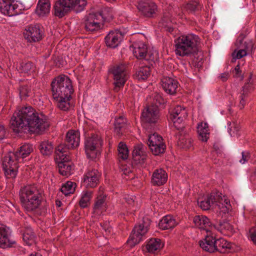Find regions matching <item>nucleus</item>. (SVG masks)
I'll use <instances>...</instances> for the list:
<instances>
[{"label":"nucleus","mask_w":256,"mask_h":256,"mask_svg":"<svg viewBox=\"0 0 256 256\" xmlns=\"http://www.w3.org/2000/svg\"><path fill=\"white\" fill-rule=\"evenodd\" d=\"M92 192L84 190L79 201V205L82 208H86L90 204V202L92 198Z\"/></svg>","instance_id":"obj_40"},{"label":"nucleus","mask_w":256,"mask_h":256,"mask_svg":"<svg viewBox=\"0 0 256 256\" xmlns=\"http://www.w3.org/2000/svg\"><path fill=\"white\" fill-rule=\"evenodd\" d=\"M219 199L218 196L215 193H211L208 194L204 200L198 201L199 206L203 210H208L210 208H214L216 204Z\"/></svg>","instance_id":"obj_24"},{"label":"nucleus","mask_w":256,"mask_h":256,"mask_svg":"<svg viewBox=\"0 0 256 256\" xmlns=\"http://www.w3.org/2000/svg\"><path fill=\"white\" fill-rule=\"evenodd\" d=\"M86 4V0H77L76 2L74 8L78 12L82 10Z\"/></svg>","instance_id":"obj_57"},{"label":"nucleus","mask_w":256,"mask_h":256,"mask_svg":"<svg viewBox=\"0 0 256 256\" xmlns=\"http://www.w3.org/2000/svg\"><path fill=\"white\" fill-rule=\"evenodd\" d=\"M10 128L16 132L42 134L50 126L48 118L32 106L22 107L16 111L10 121Z\"/></svg>","instance_id":"obj_1"},{"label":"nucleus","mask_w":256,"mask_h":256,"mask_svg":"<svg viewBox=\"0 0 256 256\" xmlns=\"http://www.w3.org/2000/svg\"><path fill=\"white\" fill-rule=\"evenodd\" d=\"M216 251L221 253L226 252V250L232 248V244L223 238L215 239Z\"/></svg>","instance_id":"obj_35"},{"label":"nucleus","mask_w":256,"mask_h":256,"mask_svg":"<svg viewBox=\"0 0 256 256\" xmlns=\"http://www.w3.org/2000/svg\"><path fill=\"white\" fill-rule=\"evenodd\" d=\"M100 173L96 169L88 170L84 174L82 184L86 188H94L100 183Z\"/></svg>","instance_id":"obj_12"},{"label":"nucleus","mask_w":256,"mask_h":256,"mask_svg":"<svg viewBox=\"0 0 256 256\" xmlns=\"http://www.w3.org/2000/svg\"><path fill=\"white\" fill-rule=\"evenodd\" d=\"M150 68L148 66H144L139 68L136 72L134 76L135 78L139 80H145L150 76Z\"/></svg>","instance_id":"obj_38"},{"label":"nucleus","mask_w":256,"mask_h":256,"mask_svg":"<svg viewBox=\"0 0 256 256\" xmlns=\"http://www.w3.org/2000/svg\"><path fill=\"white\" fill-rule=\"evenodd\" d=\"M127 128V120L122 116L116 118L114 123V130L118 136H121Z\"/></svg>","instance_id":"obj_26"},{"label":"nucleus","mask_w":256,"mask_h":256,"mask_svg":"<svg viewBox=\"0 0 256 256\" xmlns=\"http://www.w3.org/2000/svg\"><path fill=\"white\" fill-rule=\"evenodd\" d=\"M100 226L102 227V229L104 230V232L106 233V234H110L111 231V228L109 224L107 222H104L100 224Z\"/></svg>","instance_id":"obj_60"},{"label":"nucleus","mask_w":256,"mask_h":256,"mask_svg":"<svg viewBox=\"0 0 256 256\" xmlns=\"http://www.w3.org/2000/svg\"><path fill=\"white\" fill-rule=\"evenodd\" d=\"M242 158L240 160V162L242 164H244V162L248 161L250 158V154L248 152H242Z\"/></svg>","instance_id":"obj_61"},{"label":"nucleus","mask_w":256,"mask_h":256,"mask_svg":"<svg viewBox=\"0 0 256 256\" xmlns=\"http://www.w3.org/2000/svg\"><path fill=\"white\" fill-rule=\"evenodd\" d=\"M150 226V221L148 218H144L142 222L136 226L132 230L127 243L130 247H133L138 244L142 240L143 236L148 232Z\"/></svg>","instance_id":"obj_9"},{"label":"nucleus","mask_w":256,"mask_h":256,"mask_svg":"<svg viewBox=\"0 0 256 256\" xmlns=\"http://www.w3.org/2000/svg\"><path fill=\"white\" fill-rule=\"evenodd\" d=\"M111 16L98 14L97 12L90 13L84 18V28L87 32H94L100 28V23L102 18H108Z\"/></svg>","instance_id":"obj_10"},{"label":"nucleus","mask_w":256,"mask_h":256,"mask_svg":"<svg viewBox=\"0 0 256 256\" xmlns=\"http://www.w3.org/2000/svg\"><path fill=\"white\" fill-rule=\"evenodd\" d=\"M19 94L22 100H25L30 96L31 88L27 85L20 86L18 88Z\"/></svg>","instance_id":"obj_51"},{"label":"nucleus","mask_w":256,"mask_h":256,"mask_svg":"<svg viewBox=\"0 0 256 256\" xmlns=\"http://www.w3.org/2000/svg\"><path fill=\"white\" fill-rule=\"evenodd\" d=\"M12 2L7 0H0V11L2 13L8 16H13L18 14L16 10L17 6L12 4Z\"/></svg>","instance_id":"obj_25"},{"label":"nucleus","mask_w":256,"mask_h":256,"mask_svg":"<svg viewBox=\"0 0 256 256\" xmlns=\"http://www.w3.org/2000/svg\"><path fill=\"white\" fill-rule=\"evenodd\" d=\"M193 222L195 226L200 229L206 230L207 233L210 232L214 226L210 219L203 215L195 216L193 218Z\"/></svg>","instance_id":"obj_20"},{"label":"nucleus","mask_w":256,"mask_h":256,"mask_svg":"<svg viewBox=\"0 0 256 256\" xmlns=\"http://www.w3.org/2000/svg\"><path fill=\"white\" fill-rule=\"evenodd\" d=\"M187 116L185 108L180 106H176L172 111L170 118L178 117L179 116Z\"/></svg>","instance_id":"obj_45"},{"label":"nucleus","mask_w":256,"mask_h":256,"mask_svg":"<svg viewBox=\"0 0 256 256\" xmlns=\"http://www.w3.org/2000/svg\"><path fill=\"white\" fill-rule=\"evenodd\" d=\"M25 30L24 36L30 42H38L44 36L43 28L39 24H31L27 26Z\"/></svg>","instance_id":"obj_14"},{"label":"nucleus","mask_w":256,"mask_h":256,"mask_svg":"<svg viewBox=\"0 0 256 256\" xmlns=\"http://www.w3.org/2000/svg\"><path fill=\"white\" fill-rule=\"evenodd\" d=\"M177 144L180 148L187 150L192 146V140L188 135L182 136L180 134Z\"/></svg>","instance_id":"obj_39"},{"label":"nucleus","mask_w":256,"mask_h":256,"mask_svg":"<svg viewBox=\"0 0 256 256\" xmlns=\"http://www.w3.org/2000/svg\"><path fill=\"white\" fill-rule=\"evenodd\" d=\"M15 241L10 239L9 228L0 224V247L5 248L13 246Z\"/></svg>","instance_id":"obj_21"},{"label":"nucleus","mask_w":256,"mask_h":256,"mask_svg":"<svg viewBox=\"0 0 256 256\" xmlns=\"http://www.w3.org/2000/svg\"><path fill=\"white\" fill-rule=\"evenodd\" d=\"M124 34L118 30H111L105 38L106 45L112 48L118 46L123 39Z\"/></svg>","instance_id":"obj_19"},{"label":"nucleus","mask_w":256,"mask_h":256,"mask_svg":"<svg viewBox=\"0 0 256 256\" xmlns=\"http://www.w3.org/2000/svg\"><path fill=\"white\" fill-rule=\"evenodd\" d=\"M132 156V160L135 164H144L148 157L146 147L142 144H138L134 146Z\"/></svg>","instance_id":"obj_17"},{"label":"nucleus","mask_w":256,"mask_h":256,"mask_svg":"<svg viewBox=\"0 0 256 256\" xmlns=\"http://www.w3.org/2000/svg\"><path fill=\"white\" fill-rule=\"evenodd\" d=\"M80 141V135L78 132L70 130L66 134L65 144H59L56 148L55 153L59 156H62V152L67 154L69 149H74L78 147L79 146Z\"/></svg>","instance_id":"obj_8"},{"label":"nucleus","mask_w":256,"mask_h":256,"mask_svg":"<svg viewBox=\"0 0 256 256\" xmlns=\"http://www.w3.org/2000/svg\"><path fill=\"white\" fill-rule=\"evenodd\" d=\"M240 48L238 51H236V50H234L232 53V62H234L233 60H235L236 59H240L247 55L248 52L244 50L242 48Z\"/></svg>","instance_id":"obj_55"},{"label":"nucleus","mask_w":256,"mask_h":256,"mask_svg":"<svg viewBox=\"0 0 256 256\" xmlns=\"http://www.w3.org/2000/svg\"><path fill=\"white\" fill-rule=\"evenodd\" d=\"M187 116H179L178 117H176V118H170L171 120L173 122L174 126V128L180 131L183 130L184 128V125L183 124L184 120L186 119Z\"/></svg>","instance_id":"obj_47"},{"label":"nucleus","mask_w":256,"mask_h":256,"mask_svg":"<svg viewBox=\"0 0 256 256\" xmlns=\"http://www.w3.org/2000/svg\"><path fill=\"white\" fill-rule=\"evenodd\" d=\"M174 14L172 12L170 13L167 14L164 12L163 16V17L162 19V24L164 26H167L169 22H172V17L173 16Z\"/></svg>","instance_id":"obj_58"},{"label":"nucleus","mask_w":256,"mask_h":256,"mask_svg":"<svg viewBox=\"0 0 256 256\" xmlns=\"http://www.w3.org/2000/svg\"><path fill=\"white\" fill-rule=\"evenodd\" d=\"M57 102V106L61 110L66 111L70 108V101L72 98H66L62 96L58 98H54Z\"/></svg>","instance_id":"obj_41"},{"label":"nucleus","mask_w":256,"mask_h":256,"mask_svg":"<svg viewBox=\"0 0 256 256\" xmlns=\"http://www.w3.org/2000/svg\"><path fill=\"white\" fill-rule=\"evenodd\" d=\"M177 224L176 220L170 215L164 216L159 222L158 226L162 230L174 228Z\"/></svg>","instance_id":"obj_30"},{"label":"nucleus","mask_w":256,"mask_h":256,"mask_svg":"<svg viewBox=\"0 0 256 256\" xmlns=\"http://www.w3.org/2000/svg\"><path fill=\"white\" fill-rule=\"evenodd\" d=\"M128 66L124 63L114 64L109 69V72L112 75L114 90H118L122 88L128 78Z\"/></svg>","instance_id":"obj_5"},{"label":"nucleus","mask_w":256,"mask_h":256,"mask_svg":"<svg viewBox=\"0 0 256 256\" xmlns=\"http://www.w3.org/2000/svg\"><path fill=\"white\" fill-rule=\"evenodd\" d=\"M134 56L140 60H145L148 61L154 62L157 58V54L148 50L146 45L142 42H134L132 44Z\"/></svg>","instance_id":"obj_11"},{"label":"nucleus","mask_w":256,"mask_h":256,"mask_svg":"<svg viewBox=\"0 0 256 256\" xmlns=\"http://www.w3.org/2000/svg\"><path fill=\"white\" fill-rule=\"evenodd\" d=\"M139 11L146 17H154L158 11L156 4L150 0L140 1L138 4Z\"/></svg>","instance_id":"obj_16"},{"label":"nucleus","mask_w":256,"mask_h":256,"mask_svg":"<svg viewBox=\"0 0 256 256\" xmlns=\"http://www.w3.org/2000/svg\"><path fill=\"white\" fill-rule=\"evenodd\" d=\"M226 205L219 202L217 201V202L216 203V206L214 207V208L216 209V212H218V211H219L220 213L222 212L223 214L228 213L230 208V202H226Z\"/></svg>","instance_id":"obj_52"},{"label":"nucleus","mask_w":256,"mask_h":256,"mask_svg":"<svg viewBox=\"0 0 256 256\" xmlns=\"http://www.w3.org/2000/svg\"><path fill=\"white\" fill-rule=\"evenodd\" d=\"M77 0H64V2L66 6L69 7V9L74 8L76 2Z\"/></svg>","instance_id":"obj_62"},{"label":"nucleus","mask_w":256,"mask_h":256,"mask_svg":"<svg viewBox=\"0 0 256 256\" xmlns=\"http://www.w3.org/2000/svg\"><path fill=\"white\" fill-rule=\"evenodd\" d=\"M161 82L163 90L167 94L172 95L176 92L178 82L176 80L170 77H164Z\"/></svg>","instance_id":"obj_22"},{"label":"nucleus","mask_w":256,"mask_h":256,"mask_svg":"<svg viewBox=\"0 0 256 256\" xmlns=\"http://www.w3.org/2000/svg\"><path fill=\"white\" fill-rule=\"evenodd\" d=\"M198 139L204 142H207L209 138L208 126L207 123L201 122L197 126Z\"/></svg>","instance_id":"obj_33"},{"label":"nucleus","mask_w":256,"mask_h":256,"mask_svg":"<svg viewBox=\"0 0 256 256\" xmlns=\"http://www.w3.org/2000/svg\"><path fill=\"white\" fill-rule=\"evenodd\" d=\"M97 14L100 15H102V14H104L106 16H111V17L108 18H102V22L106 20H110L113 18V15L112 12V10L110 8H104L100 12H98Z\"/></svg>","instance_id":"obj_56"},{"label":"nucleus","mask_w":256,"mask_h":256,"mask_svg":"<svg viewBox=\"0 0 256 256\" xmlns=\"http://www.w3.org/2000/svg\"><path fill=\"white\" fill-rule=\"evenodd\" d=\"M216 237L210 232L207 234L204 240H200L199 244L202 248L206 252H216L215 244Z\"/></svg>","instance_id":"obj_23"},{"label":"nucleus","mask_w":256,"mask_h":256,"mask_svg":"<svg viewBox=\"0 0 256 256\" xmlns=\"http://www.w3.org/2000/svg\"><path fill=\"white\" fill-rule=\"evenodd\" d=\"M118 156L122 160H126L128 156L129 151L126 144L121 142L118 147Z\"/></svg>","instance_id":"obj_44"},{"label":"nucleus","mask_w":256,"mask_h":256,"mask_svg":"<svg viewBox=\"0 0 256 256\" xmlns=\"http://www.w3.org/2000/svg\"><path fill=\"white\" fill-rule=\"evenodd\" d=\"M252 74H250L248 78V82L245 84L242 87V93L244 95H248L249 93L254 90V86L253 83L251 82Z\"/></svg>","instance_id":"obj_53"},{"label":"nucleus","mask_w":256,"mask_h":256,"mask_svg":"<svg viewBox=\"0 0 256 256\" xmlns=\"http://www.w3.org/2000/svg\"><path fill=\"white\" fill-rule=\"evenodd\" d=\"M19 70L21 72L30 74L34 72L36 66L32 62H22L20 64Z\"/></svg>","instance_id":"obj_42"},{"label":"nucleus","mask_w":256,"mask_h":256,"mask_svg":"<svg viewBox=\"0 0 256 256\" xmlns=\"http://www.w3.org/2000/svg\"><path fill=\"white\" fill-rule=\"evenodd\" d=\"M250 237L252 241L256 244V232L255 229L252 228L250 230Z\"/></svg>","instance_id":"obj_64"},{"label":"nucleus","mask_w":256,"mask_h":256,"mask_svg":"<svg viewBox=\"0 0 256 256\" xmlns=\"http://www.w3.org/2000/svg\"><path fill=\"white\" fill-rule=\"evenodd\" d=\"M248 95H244L243 94V93H242L240 96V104L238 106L240 107V109H242L244 108V106L246 104V101L244 100V98L248 96Z\"/></svg>","instance_id":"obj_63"},{"label":"nucleus","mask_w":256,"mask_h":256,"mask_svg":"<svg viewBox=\"0 0 256 256\" xmlns=\"http://www.w3.org/2000/svg\"><path fill=\"white\" fill-rule=\"evenodd\" d=\"M40 153L44 156L50 155L54 150V146L51 142L44 140L42 142L39 146Z\"/></svg>","instance_id":"obj_37"},{"label":"nucleus","mask_w":256,"mask_h":256,"mask_svg":"<svg viewBox=\"0 0 256 256\" xmlns=\"http://www.w3.org/2000/svg\"><path fill=\"white\" fill-rule=\"evenodd\" d=\"M106 198V196L101 193L97 196L93 208L94 213L105 209Z\"/></svg>","instance_id":"obj_36"},{"label":"nucleus","mask_w":256,"mask_h":256,"mask_svg":"<svg viewBox=\"0 0 256 256\" xmlns=\"http://www.w3.org/2000/svg\"><path fill=\"white\" fill-rule=\"evenodd\" d=\"M185 8L189 12H194L200 10L202 6L198 2L192 0L186 4Z\"/></svg>","instance_id":"obj_50"},{"label":"nucleus","mask_w":256,"mask_h":256,"mask_svg":"<svg viewBox=\"0 0 256 256\" xmlns=\"http://www.w3.org/2000/svg\"><path fill=\"white\" fill-rule=\"evenodd\" d=\"M168 179V174L163 168L156 169L152 174L150 184L155 186L164 185Z\"/></svg>","instance_id":"obj_18"},{"label":"nucleus","mask_w":256,"mask_h":256,"mask_svg":"<svg viewBox=\"0 0 256 256\" xmlns=\"http://www.w3.org/2000/svg\"><path fill=\"white\" fill-rule=\"evenodd\" d=\"M76 184L71 181H68L63 184L60 188V191L65 195L68 196L73 194L75 191Z\"/></svg>","instance_id":"obj_43"},{"label":"nucleus","mask_w":256,"mask_h":256,"mask_svg":"<svg viewBox=\"0 0 256 256\" xmlns=\"http://www.w3.org/2000/svg\"><path fill=\"white\" fill-rule=\"evenodd\" d=\"M234 71H235V74L234 76L235 78H240V80H242L244 77L242 74V71L240 70V64H238L234 68Z\"/></svg>","instance_id":"obj_59"},{"label":"nucleus","mask_w":256,"mask_h":256,"mask_svg":"<svg viewBox=\"0 0 256 256\" xmlns=\"http://www.w3.org/2000/svg\"><path fill=\"white\" fill-rule=\"evenodd\" d=\"M153 100L154 103V106H156L158 108L159 106L164 105L166 102V100L163 98L161 94L158 93L154 94Z\"/></svg>","instance_id":"obj_54"},{"label":"nucleus","mask_w":256,"mask_h":256,"mask_svg":"<svg viewBox=\"0 0 256 256\" xmlns=\"http://www.w3.org/2000/svg\"><path fill=\"white\" fill-rule=\"evenodd\" d=\"M163 246L161 240L158 238H152L150 240L146 245V248L148 252L154 253L160 250Z\"/></svg>","instance_id":"obj_34"},{"label":"nucleus","mask_w":256,"mask_h":256,"mask_svg":"<svg viewBox=\"0 0 256 256\" xmlns=\"http://www.w3.org/2000/svg\"><path fill=\"white\" fill-rule=\"evenodd\" d=\"M164 144L163 142V138L158 134L154 133L153 134L149 136L148 142V146L154 144L156 145L157 144L160 145V144Z\"/></svg>","instance_id":"obj_49"},{"label":"nucleus","mask_w":256,"mask_h":256,"mask_svg":"<svg viewBox=\"0 0 256 256\" xmlns=\"http://www.w3.org/2000/svg\"><path fill=\"white\" fill-rule=\"evenodd\" d=\"M200 38L194 34L182 35L176 40V54L180 56H190L199 51Z\"/></svg>","instance_id":"obj_3"},{"label":"nucleus","mask_w":256,"mask_h":256,"mask_svg":"<svg viewBox=\"0 0 256 256\" xmlns=\"http://www.w3.org/2000/svg\"><path fill=\"white\" fill-rule=\"evenodd\" d=\"M152 152L155 156H158L164 152L166 150V145L164 144H154L148 146Z\"/></svg>","instance_id":"obj_46"},{"label":"nucleus","mask_w":256,"mask_h":256,"mask_svg":"<svg viewBox=\"0 0 256 256\" xmlns=\"http://www.w3.org/2000/svg\"><path fill=\"white\" fill-rule=\"evenodd\" d=\"M102 145V140L98 134L92 133L86 137L84 142V148L88 158L94 159L98 156L100 152V149Z\"/></svg>","instance_id":"obj_6"},{"label":"nucleus","mask_w":256,"mask_h":256,"mask_svg":"<svg viewBox=\"0 0 256 256\" xmlns=\"http://www.w3.org/2000/svg\"><path fill=\"white\" fill-rule=\"evenodd\" d=\"M19 197L22 208L28 212H36L42 202L41 191L34 184L22 187L19 192Z\"/></svg>","instance_id":"obj_2"},{"label":"nucleus","mask_w":256,"mask_h":256,"mask_svg":"<svg viewBox=\"0 0 256 256\" xmlns=\"http://www.w3.org/2000/svg\"><path fill=\"white\" fill-rule=\"evenodd\" d=\"M64 0H57L54 6V15L62 18L70 11L69 7L63 2Z\"/></svg>","instance_id":"obj_29"},{"label":"nucleus","mask_w":256,"mask_h":256,"mask_svg":"<svg viewBox=\"0 0 256 256\" xmlns=\"http://www.w3.org/2000/svg\"><path fill=\"white\" fill-rule=\"evenodd\" d=\"M213 228L220 232L224 230H231L232 229V226L228 222L224 220L220 222L217 225L214 224Z\"/></svg>","instance_id":"obj_48"},{"label":"nucleus","mask_w":256,"mask_h":256,"mask_svg":"<svg viewBox=\"0 0 256 256\" xmlns=\"http://www.w3.org/2000/svg\"><path fill=\"white\" fill-rule=\"evenodd\" d=\"M22 239L28 246H32L35 242L36 235L30 227L24 228L21 230Z\"/></svg>","instance_id":"obj_31"},{"label":"nucleus","mask_w":256,"mask_h":256,"mask_svg":"<svg viewBox=\"0 0 256 256\" xmlns=\"http://www.w3.org/2000/svg\"><path fill=\"white\" fill-rule=\"evenodd\" d=\"M159 118L158 108L156 106L150 105L143 110L141 120L144 124H155L157 122Z\"/></svg>","instance_id":"obj_13"},{"label":"nucleus","mask_w":256,"mask_h":256,"mask_svg":"<svg viewBox=\"0 0 256 256\" xmlns=\"http://www.w3.org/2000/svg\"><path fill=\"white\" fill-rule=\"evenodd\" d=\"M20 162V159L14 152H10L3 158L2 168L8 178H14L16 176Z\"/></svg>","instance_id":"obj_7"},{"label":"nucleus","mask_w":256,"mask_h":256,"mask_svg":"<svg viewBox=\"0 0 256 256\" xmlns=\"http://www.w3.org/2000/svg\"><path fill=\"white\" fill-rule=\"evenodd\" d=\"M50 8V4L49 0H39L36 12L40 16H44L49 14Z\"/></svg>","instance_id":"obj_32"},{"label":"nucleus","mask_w":256,"mask_h":256,"mask_svg":"<svg viewBox=\"0 0 256 256\" xmlns=\"http://www.w3.org/2000/svg\"><path fill=\"white\" fill-rule=\"evenodd\" d=\"M33 150L34 148L32 144H25L18 148L14 152L18 156L20 160H24L25 158L28 156Z\"/></svg>","instance_id":"obj_28"},{"label":"nucleus","mask_w":256,"mask_h":256,"mask_svg":"<svg viewBox=\"0 0 256 256\" xmlns=\"http://www.w3.org/2000/svg\"><path fill=\"white\" fill-rule=\"evenodd\" d=\"M56 158H59L60 161L58 163V168L60 174L64 176H68L72 174L73 166L70 161V158L67 154L62 152V156L55 153Z\"/></svg>","instance_id":"obj_15"},{"label":"nucleus","mask_w":256,"mask_h":256,"mask_svg":"<svg viewBox=\"0 0 256 256\" xmlns=\"http://www.w3.org/2000/svg\"><path fill=\"white\" fill-rule=\"evenodd\" d=\"M246 35L244 34H240L238 38L235 43L238 48H242L246 52H251L253 48L254 43L252 40L246 41L242 44L244 40L246 38Z\"/></svg>","instance_id":"obj_27"},{"label":"nucleus","mask_w":256,"mask_h":256,"mask_svg":"<svg viewBox=\"0 0 256 256\" xmlns=\"http://www.w3.org/2000/svg\"><path fill=\"white\" fill-rule=\"evenodd\" d=\"M50 86L53 98L62 96L65 98H72L74 89L72 80L68 76L61 75L56 77L52 82Z\"/></svg>","instance_id":"obj_4"}]
</instances>
